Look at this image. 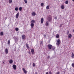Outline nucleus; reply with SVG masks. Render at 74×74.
<instances>
[{"label": "nucleus", "instance_id": "49530a36", "mask_svg": "<svg viewBox=\"0 0 74 74\" xmlns=\"http://www.w3.org/2000/svg\"><path fill=\"white\" fill-rule=\"evenodd\" d=\"M73 1H74V0H72Z\"/></svg>", "mask_w": 74, "mask_h": 74}, {"label": "nucleus", "instance_id": "412c9836", "mask_svg": "<svg viewBox=\"0 0 74 74\" xmlns=\"http://www.w3.org/2000/svg\"><path fill=\"white\" fill-rule=\"evenodd\" d=\"M44 5V3H42L41 4V7H43Z\"/></svg>", "mask_w": 74, "mask_h": 74}, {"label": "nucleus", "instance_id": "7c9ffc66", "mask_svg": "<svg viewBox=\"0 0 74 74\" xmlns=\"http://www.w3.org/2000/svg\"><path fill=\"white\" fill-rule=\"evenodd\" d=\"M15 30L16 31H18L19 30V29L18 28H15Z\"/></svg>", "mask_w": 74, "mask_h": 74}, {"label": "nucleus", "instance_id": "39448f33", "mask_svg": "<svg viewBox=\"0 0 74 74\" xmlns=\"http://www.w3.org/2000/svg\"><path fill=\"white\" fill-rule=\"evenodd\" d=\"M12 67L13 68L14 70H16V66L15 64L13 65Z\"/></svg>", "mask_w": 74, "mask_h": 74}, {"label": "nucleus", "instance_id": "423d86ee", "mask_svg": "<svg viewBox=\"0 0 74 74\" xmlns=\"http://www.w3.org/2000/svg\"><path fill=\"white\" fill-rule=\"evenodd\" d=\"M23 71H24L25 74H26V73H27V71H26V69H25V68H23Z\"/></svg>", "mask_w": 74, "mask_h": 74}, {"label": "nucleus", "instance_id": "4be33fe9", "mask_svg": "<svg viewBox=\"0 0 74 74\" xmlns=\"http://www.w3.org/2000/svg\"><path fill=\"white\" fill-rule=\"evenodd\" d=\"M0 34L1 36H3V34H4L3 32H1V33H0Z\"/></svg>", "mask_w": 74, "mask_h": 74}, {"label": "nucleus", "instance_id": "72a5a7b5", "mask_svg": "<svg viewBox=\"0 0 74 74\" xmlns=\"http://www.w3.org/2000/svg\"><path fill=\"white\" fill-rule=\"evenodd\" d=\"M60 72H57L56 74H60Z\"/></svg>", "mask_w": 74, "mask_h": 74}, {"label": "nucleus", "instance_id": "473e14b6", "mask_svg": "<svg viewBox=\"0 0 74 74\" xmlns=\"http://www.w3.org/2000/svg\"><path fill=\"white\" fill-rule=\"evenodd\" d=\"M33 67H35V63H33Z\"/></svg>", "mask_w": 74, "mask_h": 74}, {"label": "nucleus", "instance_id": "ddd939ff", "mask_svg": "<svg viewBox=\"0 0 74 74\" xmlns=\"http://www.w3.org/2000/svg\"><path fill=\"white\" fill-rule=\"evenodd\" d=\"M43 22H44V18H41V23H43Z\"/></svg>", "mask_w": 74, "mask_h": 74}, {"label": "nucleus", "instance_id": "a878e982", "mask_svg": "<svg viewBox=\"0 0 74 74\" xmlns=\"http://www.w3.org/2000/svg\"><path fill=\"white\" fill-rule=\"evenodd\" d=\"M22 7H20L19 8V10L20 11H22Z\"/></svg>", "mask_w": 74, "mask_h": 74}, {"label": "nucleus", "instance_id": "2f4dec72", "mask_svg": "<svg viewBox=\"0 0 74 74\" xmlns=\"http://www.w3.org/2000/svg\"><path fill=\"white\" fill-rule=\"evenodd\" d=\"M72 67H74V63H73L72 64Z\"/></svg>", "mask_w": 74, "mask_h": 74}, {"label": "nucleus", "instance_id": "37998d69", "mask_svg": "<svg viewBox=\"0 0 74 74\" xmlns=\"http://www.w3.org/2000/svg\"><path fill=\"white\" fill-rule=\"evenodd\" d=\"M45 74H49L48 72H46Z\"/></svg>", "mask_w": 74, "mask_h": 74}, {"label": "nucleus", "instance_id": "dca6fc26", "mask_svg": "<svg viewBox=\"0 0 74 74\" xmlns=\"http://www.w3.org/2000/svg\"><path fill=\"white\" fill-rule=\"evenodd\" d=\"M61 8L62 9H64V5H62L61 6Z\"/></svg>", "mask_w": 74, "mask_h": 74}, {"label": "nucleus", "instance_id": "c03bdc74", "mask_svg": "<svg viewBox=\"0 0 74 74\" xmlns=\"http://www.w3.org/2000/svg\"><path fill=\"white\" fill-rule=\"evenodd\" d=\"M67 33H68V34H69V32H67Z\"/></svg>", "mask_w": 74, "mask_h": 74}, {"label": "nucleus", "instance_id": "a18cd8bd", "mask_svg": "<svg viewBox=\"0 0 74 74\" xmlns=\"http://www.w3.org/2000/svg\"><path fill=\"white\" fill-rule=\"evenodd\" d=\"M5 19H7V17H5Z\"/></svg>", "mask_w": 74, "mask_h": 74}, {"label": "nucleus", "instance_id": "5701e85b", "mask_svg": "<svg viewBox=\"0 0 74 74\" xmlns=\"http://www.w3.org/2000/svg\"><path fill=\"white\" fill-rule=\"evenodd\" d=\"M18 10H19V8L18 7H16L15 8V11H18Z\"/></svg>", "mask_w": 74, "mask_h": 74}, {"label": "nucleus", "instance_id": "e433bc0d", "mask_svg": "<svg viewBox=\"0 0 74 74\" xmlns=\"http://www.w3.org/2000/svg\"><path fill=\"white\" fill-rule=\"evenodd\" d=\"M5 62V61L3 60V63H4V64H5V63H4Z\"/></svg>", "mask_w": 74, "mask_h": 74}, {"label": "nucleus", "instance_id": "6e6552de", "mask_svg": "<svg viewBox=\"0 0 74 74\" xmlns=\"http://www.w3.org/2000/svg\"><path fill=\"white\" fill-rule=\"evenodd\" d=\"M68 36L69 38H71L72 37V35L71 34H69Z\"/></svg>", "mask_w": 74, "mask_h": 74}, {"label": "nucleus", "instance_id": "cd10ccee", "mask_svg": "<svg viewBox=\"0 0 74 74\" xmlns=\"http://www.w3.org/2000/svg\"><path fill=\"white\" fill-rule=\"evenodd\" d=\"M68 3H69V2L68 1H66L65 2L66 4H67Z\"/></svg>", "mask_w": 74, "mask_h": 74}, {"label": "nucleus", "instance_id": "de8ad7c7", "mask_svg": "<svg viewBox=\"0 0 74 74\" xmlns=\"http://www.w3.org/2000/svg\"><path fill=\"white\" fill-rule=\"evenodd\" d=\"M5 0V1H7V0Z\"/></svg>", "mask_w": 74, "mask_h": 74}, {"label": "nucleus", "instance_id": "f03ea898", "mask_svg": "<svg viewBox=\"0 0 74 74\" xmlns=\"http://www.w3.org/2000/svg\"><path fill=\"white\" fill-rule=\"evenodd\" d=\"M51 19H52V18H51V16L49 15L48 16L47 20H48L49 21H51Z\"/></svg>", "mask_w": 74, "mask_h": 74}, {"label": "nucleus", "instance_id": "79ce46f5", "mask_svg": "<svg viewBox=\"0 0 74 74\" xmlns=\"http://www.w3.org/2000/svg\"><path fill=\"white\" fill-rule=\"evenodd\" d=\"M55 19H57V17H56L55 18Z\"/></svg>", "mask_w": 74, "mask_h": 74}, {"label": "nucleus", "instance_id": "9b49d317", "mask_svg": "<svg viewBox=\"0 0 74 74\" xmlns=\"http://www.w3.org/2000/svg\"><path fill=\"white\" fill-rule=\"evenodd\" d=\"M26 46L27 47V48L28 49H30V47L29 46L28 44H27V43L26 44Z\"/></svg>", "mask_w": 74, "mask_h": 74}, {"label": "nucleus", "instance_id": "2eb2a0df", "mask_svg": "<svg viewBox=\"0 0 74 74\" xmlns=\"http://www.w3.org/2000/svg\"><path fill=\"white\" fill-rule=\"evenodd\" d=\"M45 25L46 26H48V25H49V23L48 22V21H47L46 22Z\"/></svg>", "mask_w": 74, "mask_h": 74}, {"label": "nucleus", "instance_id": "4c0bfd02", "mask_svg": "<svg viewBox=\"0 0 74 74\" xmlns=\"http://www.w3.org/2000/svg\"><path fill=\"white\" fill-rule=\"evenodd\" d=\"M28 53L29 54H31V52H30V51H29L28 52Z\"/></svg>", "mask_w": 74, "mask_h": 74}, {"label": "nucleus", "instance_id": "1a4fd4ad", "mask_svg": "<svg viewBox=\"0 0 74 74\" xmlns=\"http://www.w3.org/2000/svg\"><path fill=\"white\" fill-rule=\"evenodd\" d=\"M31 52H32V54H34V50L33 49H32L31 50Z\"/></svg>", "mask_w": 74, "mask_h": 74}, {"label": "nucleus", "instance_id": "f8f14e48", "mask_svg": "<svg viewBox=\"0 0 74 74\" xmlns=\"http://www.w3.org/2000/svg\"><path fill=\"white\" fill-rule=\"evenodd\" d=\"M25 35H23L22 36V39L23 40H24V39H25Z\"/></svg>", "mask_w": 74, "mask_h": 74}, {"label": "nucleus", "instance_id": "20e7f679", "mask_svg": "<svg viewBox=\"0 0 74 74\" xmlns=\"http://www.w3.org/2000/svg\"><path fill=\"white\" fill-rule=\"evenodd\" d=\"M19 12H18L16 15V18L17 19L18 18V17H19Z\"/></svg>", "mask_w": 74, "mask_h": 74}, {"label": "nucleus", "instance_id": "bb28decb", "mask_svg": "<svg viewBox=\"0 0 74 74\" xmlns=\"http://www.w3.org/2000/svg\"><path fill=\"white\" fill-rule=\"evenodd\" d=\"M8 45H10V40L8 41Z\"/></svg>", "mask_w": 74, "mask_h": 74}, {"label": "nucleus", "instance_id": "58836bf2", "mask_svg": "<svg viewBox=\"0 0 74 74\" xmlns=\"http://www.w3.org/2000/svg\"><path fill=\"white\" fill-rule=\"evenodd\" d=\"M41 44H43V42H41V43H40Z\"/></svg>", "mask_w": 74, "mask_h": 74}, {"label": "nucleus", "instance_id": "393cba45", "mask_svg": "<svg viewBox=\"0 0 74 74\" xmlns=\"http://www.w3.org/2000/svg\"><path fill=\"white\" fill-rule=\"evenodd\" d=\"M9 3L10 4L12 3V0H9Z\"/></svg>", "mask_w": 74, "mask_h": 74}, {"label": "nucleus", "instance_id": "ea45409f", "mask_svg": "<svg viewBox=\"0 0 74 74\" xmlns=\"http://www.w3.org/2000/svg\"><path fill=\"white\" fill-rule=\"evenodd\" d=\"M44 37H45V38H46V35L45 34L44 36Z\"/></svg>", "mask_w": 74, "mask_h": 74}, {"label": "nucleus", "instance_id": "7ed1b4c3", "mask_svg": "<svg viewBox=\"0 0 74 74\" xmlns=\"http://www.w3.org/2000/svg\"><path fill=\"white\" fill-rule=\"evenodd\" d=\"M48 47L49 49L51 50L52 49V45H48Z\"/></svg>", "mask_w": 74, "mask_h": 74}, {"label": "nucleus", "instance_id": "6ab92c4d", "mask_svg": "<svg viewBox=\"0 0 74 74\" xmlns=\"http://www.w3.org/2000/svg\"><path fill=\"white\" fill-rule=\"evenodd\" d=\"M9 63L10 64L12 63H13V61L12 60H10L9 61Z\"/></svg>", "mask_w": 74, "mask_h": 74}, {"label": "nucleus", "instance_id": "f704fd0d", "mask_svg": "<svg viewBox=\"0 0 74 74\" xmlns=\"http://www.w3.org/2000/svg\"><path fill=\"white\" fill-rule=\"evenodd\" d=\"M49 74H52V72H51L50 71L49 72Z\"/></svg>", "mask_w": 74, "mask_h": 74}, {"label": "nucleus", "instance_id": "a211bd4d", "mask_svg": "<svg viewBox=\"0 0 74 74\" xmlns=\"http://www.w3.org/2000/svg\"><path fill=\"white\" fill-rule=\"evenodd\" d=\"M71 57L72 59H73V58H74V54L73 53H72Z\"/></svg>", "mask_w": 74, "mask_h": 74}, {"label": "nucleus", "instance_id": "c756f323", "mask_svg": "<svg viewBox=\"0 0 74 74\" xmlns=\"http://www.w3.org/2000/svg\"><path fill=\"white\" fill-rule=\"evenodd\" d=\"M24 2L25 3V4H27V0H24Z\"/></svg>", "mask_w": 74, "mask_h": 74}, {"label": "nucleus", "instance_id": "c85d7f7f", "mask_svg": "<svg viewBox=\"0 0 74 74\" xmlns=\"http://www.w3.org/2000/svg\"><path fill=\"white\" fill-rule=\"evenodd\" d=\"M52 50H54L55 49V47H52Z\"/></svg>", "mask_w": 74, "mask_h": 74}, {"label": "nucleus", "instance_id": "a19ab883", "mask_svg": "<svg viewBox=\"0 0 74 74\" xmlns=\"http://www.w3.org/2000/svg\"><path fill=\"white\" fill-rule=\"evenodd\" d=\"M50 58V56H48V57H47V58L48 59H49V58Z\"/></svg>", "mask_w": 74, "mask_h": 74}, {"label": "nucleus", "instance_id": "f257e3e1", "mask_svg": "<svg viewBox=\"0 0 74 74\" xmlns=\"http://www.w3.org/2000/svg\"><path fill=\"white\" fill-rule=\"evenodd\" d=\"M60 43H61V42H60V39H58L56 44L58 46H59V45H60Z\"/></svg>", "mask_w": 74, "mask_h": 74}, {"label": "nucleus", "instance_id": "0eeeda50", "mask_svg": "<svg viewBox=\"0 0 74 74\" xmlns=\"http://www.w3.org/2000/svg\"><path fill=\"white\" fill-rule=\"evenodd\" d=\"M30 26H31V28H33V27H34V24L33 23H31V24Z\"/></svg>", "mask_w": 74, "mask_h": 74}, {"label": "nucleus", "instance_id": "b1692460", "mask_svg": "<svg viewBox=\"0 0 74 74\" xmlns=\"http://www.w3.org/2000/svg\"><path fill=\"white\" fill-rule=\"evenodd\" d=\"M31 22H32V23H35V22H36V21L34 20H32L31 21Z\"/></svg>", "mask_w": 74, "mask_h": 74}, {"label": "nucleus", "instance_id": "aec40b11", "mask_svg": "<svg viewBox=\"0 0 74 74\" xmlns=\"http://www.w3.org/2000/svg\"><path fill=\"white\" fill-rule=\"evenodd\" d=\"M49 8V5H48L46 7V9L47 10H48Z\"/></svg>", "mask_w": 74, "mask_h": 74}, {"label": "nucleus", "instance_id": "f3484780", "mask_svg": "<svg viewBox=\"0 0 74 74\" xmlns=\"http://www.w3.org/2000/svg\"><path fill=\"white\" fill-rule=\"evenodd\" d=\"M56 38H59V35L57 34L56 36Z\"/></svg>", "mask_w": 74, "mask_h": 74}, {"label": "nucleus", "instance_id": "4468645a", "mask_svg": "<svg viewBox=\"0 0 74 74\" xmlns=\"http://www.w3.org/2000/svg\"><path fill=\"white\" fill-rule=\"evenodd\" d=\"M32 15L33 16H35L36 15V13H35L34 12H33L32 13Z\"/></svg>", "mask_w": 74, "mask_h": 74}, {"label": "nucleus", "instance_id": "c9c22d12", "mask_svg": "<svg viewBox=\"0 0 74 74\" xmlns=\"http://www.w3.org/2000/svg\"><path fill=\"white\" fill-rule=\"evenodd\" d=\"M62 25H63V24H60V27H62Z\"/></svg>", "mask_w": 74, "mask_h": 74}, {"label": "nucleus", "instance_id": "9d476101", "mask_svg": "<svg viewBox=\"0 0 74 74\" xmlns=\"http://www.w3.org/2000/svg\"><path fill=\"white\" fill-rule=\"evenodd\" d=\"M5 53L6 54H7L8 53V49H5Z\"/></svg>", "mask_w": 74, "mask_h": 74}]
</instances>
